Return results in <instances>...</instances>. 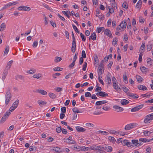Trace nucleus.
<instances>
[{"mask_svg":"<svg viewBox=\"0 0 153 153\" xmlns=\"http://www.w3.org/2000/svg\"><path fill=\"white\" fill-rule=\"evenodd\" d=\"M104 69H101V68H98V77H101V75L102 74V73L103 72Z\"/></svg>","mask_w":153,"mask_h":153,"instance_id":"nucleus-17","label":"nucleus"},{"mask_svg":"<svg viewBox=\"0 0 153 153\" xmlns=\"http://www.w3.org/2000/svg\"><path fill=\"white\" fill-rule=\"evenodd\" d=\"M103 149L108 152H110L112 151V147L110 146L106 145L103 147Z\"/></svg>","mask_w":153,"mask_h":153,"instance_id":"nucleus-10","label":"nucleus"},{"mask_svg":"<svg viewBox=\"0 0 153 153\" xmlns=\"http://www.w3.org/2000/svg\"><path fill=\"white\" fill-rule=\"evenodd\" d=\"M106 82L108 84H110L111 82V79L110 76L108 75L107 76Z\"/></svg>","mask_w":153,"mask_h":153,"instance_id":"nucleus-50","label":"nucleus"},{"mask_svg":"<svg viewBox=\"0 0 153 153\" xmlns=\"http://www.w3.org/2000/svg\"><path fill=\"white\" fill-rule=\"evenodd\" d=\"M113 86L114 88L117 91H118L119 89H120V88L119 87L117 82L113 83Z\"/></svg>","mask_w":153,"mask_h":153,"instance_id":"nucleus-18","label":"nucleus"},{"mask_svg":"<svg viewBox=\"0 0 153 153\" xmlns=\"http://www.w3.org/2000/svg\"><path fill=\"white\" fill-rule=\"evenodd\" d=\"M132 144L135 145L136 146H137L138 143V141L137 140H131Z\"/></svg>","mask_w":153,"mask_h":153,"instance_id":"nucleus-47","label":"nucleus"},{"mask_svg":"<svg viewBox=\"0 0 153 153\" xmlns=\"http://www.w3.org/2000/svg\"><path fill=\"white\" fill-rule=\"evenodd\" d=\"M126 146L128 147H133V146L132 145V143L129 142L128 141H127Z\"/></svg>","mask_w":153,"mask_h":153,"instance_id":"nucleus-60","label":"nucleus"},{"mask_svg":"<svg viewBox=\"0 0 153 153\" xmlns=\"http://www.w3.org/2000/svg\"><path fill=\"white\" fill-rule=\"evenodd\" d=\"M62 69L63 68L59 67L55 68L53 69V70L55 71H61Z\"/></svg>","mask_w":153,"mask_h":153,"instance_id":"nucleus-54","label":"nucleus"},{"mask_svg":"<svg viewBox=\"0 0 153 153\" xmlns=\"http://www.w3.org/2000/svg\"><path fill=\"white\" fill-rule=\"evenodd\" d=\"M9 51V46L7 45V46L6 47L5 49L4 53V55H7Z\"/></svg>","mask_w":153,"mask_h":153,"instance_id":"nucleus-39","label":"nucleus"},{"mask_svg":"<svg viewBox=\"0 0 153 153\" xmlns=\"http://www.w3.org/2000/svg\"><path fill=\"white\" fill-rule=\"evenodd\" d=\"M10 114V111H7L1 120L0 123H4Z\"/></svg>","mask_w":153,"mask_h":153,"instance_id":"nucleus-3","label":"nucleus"},{"mask_svg":"<svg viewBox=\"0 0 153 153\" xmlns=\"http://www.w3.org/2000/svg\"><path fill=\"white\" fill-rule=\"evenodd\" d=\"M136 77L137 81L139 82H141L143 80V78L139 75H136Z\"/></svg>","mask_w":153,"mask_h":153,"instance_id":"nucleus-24","label":"nucleus"},{"mask_svg":"<svg viewBox=\"0 0 153 153\" xmlns=\"http://www.w3.org/2000/svg\"><path fill=\"white\" fill-rule=\"evenodd\" d=\"M147 51H150L152 48V44H149L147 46Z\"/></svg>","mask_w":153,"mask_h":153,"instance_id":"nucleus-40","label":"nucleus"},{"mask_svg":"<svg viewBox=\"0 0 153 153\" xmlns=\"http://www.w3.org/2000/svg\"><path fill=\"white\" fill-rule=\"evenodd\" d=\"M94 126V125L90 123H87V127L90 129H92Z\"/></svg>","mask_w":153,"mask_h":153,"instance_id":"nucleus-37","label":"nucleus"},{"mask_svg":"<svg viewBox=\"0 0 153 153\" xmlns=\"http://www.w3.org/2000/svg\"><path fill=\"white\" fill-rule=\"evenodd\" d=\"M128 96L130 97H132L133 98H137L138 97V96L136 94H129Z\"/></svg>","mask_w":153,"mask_h":153,"instance_id":"nucleus-30","label":"nucleus"},{"mask_svg":"<svg viewBox=\"0 0 153 153\" xmlns=\"http://www.w3.org/2000/svg\"><path fill=\"white\" fill-rule=\"evenodd\" d=\"M139 141L141 142H143L146 143L147 142H149L150 141V139L148 140L146 139V138H141L139 139Z\"/></svg>","mask_w":153,"mask_h":153,"instance_id":"nucleus-25","label":"nucleus"},{"mask_svg":"<svg viewBox=\"0 0 153 153\" xmlns=\"http://www.w3.org/2000/svg\"><path fill=\"white\" fill-rule=\"evenodd\" d=\"M142 4V1L141 0H139L136 5V8H140Z\"/></svg>","mask_w":153,"mask_h":153,"instance_id":"nucleus-22","label":"nucleus"},{"mask_svg":"<svg viewBox=\"0 0 153 153\" xmlns=\"http://www.w3.org/2000/svg\"><path fill=\"white\" fill-rule=\"evenodd\" d=\"M153 62V60L150 58L147 59V62L148 64H149L150 65H152Z\"/></svg>","mask_w":153,"mask_h":153,"instance_id":"nucleus-43","label":"nucleus"},{"mask_svg":"<svg viewBox=\"0 0 153 153\" xmlns=\"http://www.w3.org/2000/svg\"><path fill=\"white\" fill-rule=\"evenodd\" d=\"M93 146V150H97L100 146H98L97 145H95L94 146Z\"/></svg>","mask_w":153,"mask_h":153,"instance_id":"nucleus-46","label":"nucleus"},{"mask_svg":"<svg viewBox=\"0 0 153 153\" xmlns=\"http://www.w3.org/2000/svg\"><path fill=\"white\" fill-rule=\"evenodd\" d=\"M134 123H130L126 125L125 127V129L126 130H130L133 128Z\"/></svg>","mask_w":153,"mask_h":153,"instance_id":"nucleus-9","label":"nucleus"},{"mask_svg":"<svg viewBox=\"0 0 153 153\" xmlns=\"http://www.w3.org/2000/svg\"><path fill=\"white\" fill-rule=\"evenodd\" d=\"M76 128L77 130L79 132H83L85 130V129L81 127L77 126Z\"/></svg>","mask_w":153,"mask_h":153,"instance_id":"nucleus-20","label":"nucleus"},{"mask_svg":"<svg viewBox=\"0 0 153 153\" xmlns=\"http://www.w3.org/2000/svg\"><path fill=\"white\" fill-rule=\"evenodd\" d=\"M38 103L40 106H42V105H45L47 104V102L41 100H39L38 101Z\"/></svg>","mask_w":153,"mask_h":153,"instance_id":"nucleus-26","label":"nucleus"},{"mask_svg":"<svg viewBox=\"0 0 153 153\" xmlns=\"http://www.w3.org/2000/svg\"><path fill=\"white\" fill-rule=\"evenodd\" d=\"M96 95L97 96H100L101 97H107L108 94L106 93L100 91L96 93Z\"/></svg>","mask_w":153,"mask_h":153,"instance_id":"nucleus-6","label":"nucleus"},{"mask_svg":"<svg viewBox=\"0 0 153 153\" xmlns=\"http://www.w3.org/2000/svg\"><path fill=\"white\" fill-rule=\"evenodd\" d=\"M36 72V70L34 69H32L30 70L27 71V73L32 74Z\"/></svg>","mask_w":153,"mask_h":153,"instance_id":"nucleus-38","label":"nucleus"},{"mask_svg":"<svg viewBox=\"0 0 153 153\" xmlns=\"http://www.w3.org/2000/svg\"><path fill=\"white\" fill-rule=\"evenodd\" d=\"M37 92L40 93L43 95H45L47 94V92L43 90H38Z\"/></svg>","mask_w":153,"mask_h":153,"instance_id":"nucleus-16","label":"nucleus"},{"mask_svg":"<svg viewBox=\"0 0 153 153\" xmlns=\"http://www.w3.org/2000/svg\"><path fill=\"white\" fill-rule=\"evenodd\" d=\"M51 24L52 26L54 27H56V24L53 21H50Z\"/></svg>","mask_w":153,"mask_h":153,"instance_id":"nucleus-64","label":"nucleus"},{"mask_svg":"<svg viewBox=\"0 0 153 153\" xmlns=\"http://www.w3.org/2000/svg\"><path fill=\"white\" fill-rule=\"evenodd\" d=\"M19 100H17L15 102L13 103L12 105L14 106V107L16 108L19 104Z\"/></svg>","mask_w":153,"mask_h":153,"instance_id":"nucleus-31","label":"nucleus"},{"mask_svg":"<svg viewBox=\"0 0 153 153\" xmlns=\"http://www.w3.org/2000/svg\"><path fill=\"white\" fill-rule=\"evenodd\" d=\"M60 149L59 148L56 147H54L52 149V150H53L57 152H59V151Z\"/></svg>","mask_w":153,"mask_h":153,"instance_id":"nucleus-44","label":"nucleus"},{"mask_svg":"<svg viewBox=\"0 0 153 153\" xmlns=\"http://www.w3.org/2000/svg\"><path fill=\"white\" fill-rule=\"evenodd\" d=\"M126 23L125 20L123 21L120 25L117 27V29L120 30V27L122 29H124L126 28Z\"/></svg>","mask_w":153,"mask_h":153,"instance_id":"nucleus-4","label":"nucleus"},{"mask_svg":"<svg viewBox=\"0 0 153 153\" xmlns=\"http://www.w3.org/2000/svg\"><path fill=\"white\" fill-rule=\"evenodd\" d=\"M143 106V104L138 105L132 108L131 110V112H135L137 111L142 108Z\"/></svg>","mask_w":153,"mask_h":153,"instance_id":"nucleus-5","label":"nucleus"},{"mask_svg":"<svg viewBox=\"0 0 153 153\" xmlns=\"http://www.w3.org/2000/svg\"><path fill=\"white\" fill-rule=\"evenodd\" d=\"M103 112L100 110H97V111H95L94 113V115H99L102 114Z\"/></svg>","mask_w":153,"mask_h":153,"instance_id":"nucleus-35","label":"nucleus"},{"mask_svg":"<svg viewBox=\"0 0 153 153\" xmlns=\"http://www.w3.org/2000/svg\"><path fill=\"white\" fill-rule=\"evenodd\" d=\"M99 62V59L98 57L97 56H96L95 57H94V65L97 66V64H98Z\"/></svg>","mask_w":153,"mask_h":153,"instance_id":"nucleus-28","label":"nucleus"},{"mask_svg":"<svg viewBox=\"0 0 153 153\" xmlns=\"http://www.w3.org/2000/svg\"><path fill=\"white\" fill-rule=\"evenodd\" d=\"M68 12V11H62V13L65 15L68 18H69V16L67 12Z\"/></svg>","mask_w":153,"mask_h":153,"instance_id":"nucleus-62","label":"nucleus"},{"mask_svg":"<svg viewBox=\"0 0 153 153\" xmlns=\"http://www.w3.org/2000/svg\"><path fill=\"white\" fill-rule=\"evenodd\" d=\"M117 38H114L113 39V40L112 41V44L114 46L115 45L117 44Z\"/></svg>","mask_w":153,"mask_h":153,"instance_id":"nucleus-45","label":"nucleus"},{"mask_svg":"<svg viewBox=\"0 0 153 153\" xmlns=\"http://www.w3.org/2000/svg\"><path fill=\"white\" fill-rule=\"evenodd\" d=\"M48 94L50 97L53 99H55L56 97L55 94L52 93H49Z\"/></svg>","mask_w":153,"mask_h":153,"instance_id":"nucleus-29","label":"nucleus"},{"mask_svg":"<svg viewBox=\"0 0 153 153\" xmlns=\"http://www.w3.org/2000/svg\"><path fill=\"white\" fill-rule=\"evenodd\" d=\"M96 39V35L95 33H93L89 37V39H92L93 40H95Z\"/></svg>","mask_w":153,"mask_h":153,"instance_id":"nucleus-21","label":"nucleus"},{"mask_svg":"<svg viewBox=\"0 0 153 153\" xmlns=\"http://www.w3.org/2000/svg\"><path fill=\"white\" fill-rule=\"evenodd\" d=\"M145 136H148L151 134V132L149 131H145L143 132Z\"/></svg>","mask_w":153,"mask_h":153,"instance_id":"nucleus-51","label":"nucleus"},{"mask_svg":"<svg viewBox=\"0 0 153 153\" xmlns=\"http://www.w3.org/2000/svg\"><path fill=\"white\" fill-rule=\"evenodd\" d=\"M141 71L143 73H146L148 71V69L146 68L145 67L143 66L142 67H141L140 68Z\"/></svg>","mask_w":153,"mask_h":153,"instance_id":"nucleus-23","label":"nucleus"},{"mask_svg":"<svg viewBox=\"0 0 153 153\" xmlns=\"http://www.w3.org/2000/svg\"><path fill=\"white\" fill-rule=\"evenodd\" d=\"M10 5L9 4H6L3 7V8L1 9V10H4L5 9H6L8 7H10Z\"/></svg>","mask_w":153,"mask_h":153,"instance_id":"nucleus-59","label":"nucleus"},{"mask_svg":"<svg viewBox=\"0 0 153 153\" xmlns=\"http://www.w3.org/2000/svg\"><path fill=\"white\" fill-rule=\"evenodd\" d=\"M113 108H114L116 110V111L118 112L120 111H123L124 110V109L123 108L120 106H118L117 105L114 106Z\"/></svg>","mask_w":153,"mask_h":153,"instance_id":"nucleus-11","label":"nucleus"},{"mask_svg":"<svg viewBox=\"0 0 153 153\" xmlns=\"http://www.w3.org/2000/svg\"><path fill=\"white\" fill-rule=\"evenodd\" d=\"M56 131L58 133L62 131V128L61 126L58 127L56 129Z\"/></svg>","mask_w":153,"mask_h":153,"instance_id":"nucleus-58","label":"nucleus"},{"mask_svg":"<svg viewBox=\"0 0 153 153\" xmlns=\"http://www.w3.org/2000/svg\"><path fill=\"white\" fill-rule=\"evenodd\" d=\"M16 77L20 80H23L24 78V77L21 75H18Z\"/></svg>","mask_w":153,"mask_h":153,"instance_id":"nucleus-52","label":"nucleus"},{"mask_svg":"<svg viewBox=\"0 0 153 153\" xmlns=\"http://www.w3.org/2000/svg\"><path fill=\"white\" fill-rule=\"evenodd\" d=\"M19 10H23L25 11H29L30 10V8L28 7L25 6H22L18 8Z\"/></svg>","mask_w":153,"mask_h":153,"instance_id":"nucleus-7","label":"nucleus"},{"mask_svg":"<svg viewBox=\"0 0 153 153\" xmlns=\"http://www.w3.org/2000/svg\"><path fill=\"white\" fill-rule=\"evenodd\" d=\"M73 27L74 28V29L75 30V31L76 32H77L78 33H79V31L78 30L77 27H76V26H75L74 25H72Z\"/></svg>","mask_w":153,"mask_h":153,"instance_id":"nucleus-56","label":"nucleus"},{"mask_svg":"<svg viewBox=\"0 0 153 153\" xmlns=\"http://www.w3.org/2000/svg\"><path fill=\"white\" fill-rule=\"evenodd\" d=\"M120 103L122 105H126L128 104L129 103V102L126 100L123 99L121 100Z\"/></svg>","mask_w":153,"mask_h":153,"instance_id":"nucleus-19","label":"nucleus"},{"mask_svg":"<svg viewBox=\"0 0 153 153\" xmlns=\"http://www.w3.org/2000/svg\"><path fill=\"white\" fill-rule=\"evenodd\" d=\"M7 74V71L6 70H5L3 73L2 76V79L3 81L4 80Z\"/></svg>","mask_w":153,"mask_h":153,"instance_id":"nucleus-13","label":"nucleus"},{"mask_svg":"<svg viewBox=\"0 0 153 153\" xmlns=\"http://www.w3.org/2000/svg\"><path fill=\"white\" fill-rule=\"evenodd\" d=\"M13 62V61L12 60L9 61L7 64V65L6 67L5 70H8L10 68Z\"/></svg>","mask_w":153,"mask_h":153,"instance_id":"nucleus-14","label":"nucleus"},{"mask_svg":"<svg viewBox=\"0 0 153 153\" xmlns=\"http://www.w3.org/2000/svg\"><path fill=\"white\" fill-rule=\"evenodd\" d=\"M10 88H8L5 95L6 100L5 103L6 105L8 104L12 97V95L10 93Z\"/></svg>","mask_w":153,"mask_h":153,"instance_id":"nucleus-1","label":"nucleus"},{"mask_svg":"<svg viewBox=\"0 0 153 153\" xmlns=\"http://www.w3.org/2000/svg\"><path fill=\"white\" fill-rule=\"evenodd\" d=\"M76 47V44H72V46L71 49L72 51L74 52L75 51Z\"/></svg>","mask_w":153,"mask_h":153,"instance_id":"nucleus-41","label":"nucleus"},{"mask_svg":"<svg viewBox=\"0 0 153 153\" xmlns=\"http://www.w3.org/2000/svg\"><path fill=\"white\" fill-rule=\"evenodd\" d=\"M105 28L103 27H97V31L98 33H100L102 31H103Z\"/></svg>","mask_w":153,"mask_h":153,"instance_id":"nucleus-32","label":"nucleus"},{"mask_svg":"<svg viewBox=\"0 0 153 153\" xmlns=\"http://www.w3.org/2000/svg\"><path fill=\"white\" fill-rule=\"evenodd\" d=\"M109 132L110 134H115L116 135L119 134V132L115 130H109Z\"/></svg>","mask_w":153,"mask_h":153,"instance_id":"nucleus-33","label":"nucleus"},{"mask_svg":"<svg viewBox=\"0 0 153 153\" xmlns=\"http://www.w3.org/2000/svg\"><path fill=\"white\" fill-rule=\"evenodd\" d=\"M108 139L110 142L113 143H115L116 141L114 137L111 136L109 137Z\"/></svg>","mask_w":153,"mask_h":153,"instance_id":"nucleus-34","label":"nucleus"},{"mask_svg":"<svg viewBox=\"0 0 153 153\" xmlns=\"http://www.w3.org/2000/svg\"><path fill=\"white\" fill-rule=\"evenodd\" d=\"M153 120V113L149 114L145 117L144 122L145 123H150L151 120Z\"/></svg>","mask_w":153,"mask_h":153,"instance_id":"nucleus-2","label":"nucleus"},{"mask_svg":"<svg viewBox=\"0 0 153 153\" xmlns=\"http://www.w3.org/2000/svg\"><path fill=\"white\" fill-rule=\"evenodd\" d=\"M138 88L140 90L145 91L147 89V88L145 85H140L138 86Z\"/></svg>","mask_w":153,"mask_h":153,"instance_id":"nucleus-15","label":"nucleus"},{"mask_svg":"<svg viewBox=\"0 0 153 153\" xmlns=\"http://www.w3.org/2000/svg\"><path fill=\"white\" fill-rule=\"evenodd\" d=\"M104 33L110 38H112L113 36L111 34L110 30L108 29H106L104 30Z\"/></svg>","mask_w":153,"mask_h":153,"instance_id":"nucleus-8","label":"nucleus"},{"mask_svg":"<svg viewBox=\"0 0 153 153\" xmlns=\"http://www.w3.org/2000/svg\"><path fill=\"white\" fill-rule=\"evenodd\" d=\"M142 55H143V54L142 53H140L139 54L138 60H139V61L140 62H141Z\"/></svg>","mask_w":153,"mask_h":153,"instance_id":"nucleus-63","label":"nucleus"},{"mask_svg":"<svg viewBox=\"0 0 153 153\" xmlns=\"http://www.w3.org/2000/svg\"><path fill=\"white\" fill-rule=\"evenodd\" d=\"M80 36L82 40L84 41H85L86 39V38L84 35L82 33H81L80 34Z\"/></svg>","mask_w":153,"mask_h":153,"instance_id":"nucleus-57","label":"nucleus"},{"mask_svg":"<svg viewBox=\"0 0 153 153\" xmlns=\"http://www.w3.org/2000/svg\"><path fill=\"white\" fill-rule=\"evenodd\" d=\"M41 75L40 74H34L33 77L34 78L39 79L41 77Z\"/></svg>","mask_w":153,"mask_h":153,"instance_id":"nucleus-48","label":"nucleus"},{"mask_svg":"<svg viewBox=\"0 0 153 153\" xmlns=\"http://www.w3.org/2000/svg\"><path fill=\"white\" fill-rule=\"evenodd\" d=\"M62 60V58L60 57H56V59L54 60V62H56L57 63L60 61L61 60Z\"/></svg>","mask_w":153,"mask_h":153,"instance_id":"nucleus-49","label":"nucleus"},{"mask_svg":"<svg viewBox=\"0 0 153 153\" xmlns=\"http://www.w3.org/2000/svg\"><path fill=\"white\" fill-rule=\"evenodd\" d=\"M102 108L105 111H109L111 109V108L110 107L106 105H104Z\"/></svg>","mask_w":153,"mask_h":153,"instance_id":"nucleus-27","label":"nucleus"},{"mask_svg":"<svg viewBox=\"0 0 153 153\" xmlns=\"http://www.w3.org/2000/svg\"><path fill=\"white\" fill-rule=\"evenodd\" d=\"M98 134H101L104 135H107L108 133L105 131H103L101 130L99 131H98Z\"/></svg>","mask_w":153,"mask_h":153,"instance_id":"nucleus-36","label":"nucleus"},{"mask_svg":"<svg viewBox=\"0 0 153 153\" xmlns=\"http://www.w3.org/2000/svg\"><path fill=\"white\" fill-rule=\"evenodd\" d=\"M6 27V25L4 23H3L1 24L0 26V28L1 29V30H4V28Z\"/></svg>","mask_w":153,"mask_h":153,"instance_id":"nucleus-42","label":"nucleus"},{"mask_svg":"<svg viewBox=\"0 0 153 153\" xmlns=\"http://www.w3.org/2000/svg\"><path fill=\"white\" fill-rule=\"evenodd\" d=\"M108 101L106 100H102L97 101L95 103L96 105H100L103 104L107 103L108 102Z\"/></svg>","mask_w":153,"mask_h":153,"instance_id":"nucleus-12","label":"nucleus"},{"mask_svg":"<svg viewBox=\"0 0 153 153\" xmlns=\"http://www.w3.org/2000/svg\"><path fill=\"white\" fill-rule=\"evenodd\" d=\"M82 57L85 58H86V54L85 51H83L82 53Z\"/></svg>","mask_w":153,"mask_h":153,"instance_id":"nucleus-61","label":"nucleus"},{"mask_svg":"<svg viewBox=\"0 0 153 153\" xmlns=\"http://www.w3.org/2000/svg\"><path fill=\"white\" fill-rule=\"evenodd\" d=\"M128 141V140H123L121 143L122 145L123 146L126 145Z\"/></svg>","mask_w":153,"mask_h":153,"instance_id":"nucleus-53","label":"nucleus"},{"mask_svg":"<svg viewBox=\"0 0 153 153\" xmlns=\"http://www.w3.org/2000/svg\"><path fill=\"white\" fill-rule=\"evenodd\" d=\"M61 110L62 113H65L66 112V108L65 107H63L61 108Z\"/></svg>","mask_w":153,"mask_h":153,"instance_id":"nucleus-55","label":"nucleus"}]
</instances>
